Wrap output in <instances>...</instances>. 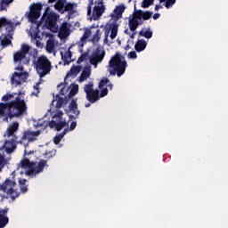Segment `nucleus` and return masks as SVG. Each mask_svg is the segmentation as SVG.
Masks as SVG:
<instances>
[{"label": "nucleus", "mask_w": 228, "mask_h": 228, "mask_svg": "<svg viewBox=\"0 0 228 228\" xmlns=\"http://www.w3.org/2000/svg\"><path fill=\"white\" fill-rule=\"evenodd\" d=\"M127 67V61L120 53H116L109 61L108 72L110 76H118L121 77L126 74V69Z\"/></svg>", "instance_id": "f257e3e1"}, {"label": "nucleus", "mask_w": 228, "mask_h": 228, "mask_svg": "<svg viewBox=\"0 0 228 228\" xmlns=\"http://www.w3.org/2000/svg\"><path fill=\"white\" fill-rule=\"evenodd\" d=\"M42 8L44 5L42 4H35L30 7V11L28 14V22L32 24H37V27L32 29L33 37L35 40H42V36H40V27L42 26V21H37L40 18Z\"/></svg>", "instance_id": "f03ea898"}, {"label": "nucleus", "mask_w": 228, "mask_h": 228, "mask_svg": "<svg viewBox=\"0 0 228 228\" xmlns=\"http://www.w3.org/2000/svg\"><path fill=\"white\" fill-rule=\"evenodd\" d=\"M34 67L40 79L51 74V70H53V64L51 63L49 58H47L45 55L37 57V61L34 62Z\"/></svg>", "instance_id": "7ed1b4c3"}, {"label": "nucleus", "mask_w": 228, "mask_h": 228, "mask_svg": "<svg viewBox=\"0 0 228 228\" xmlns=\"http://www.w3.org/2000/svg\"><path fill=\"white\" fill-rule=\"evenodd\" d=\"M28 110V106L24 99L17 96L13 101H11V110L8 112L9 118H15L20 117Z\"/></svg>", "instance_id": "20e7f679"}, {"label": "nucleus", "mask_w": 228, "mask_h": 228, "mask_svg": "<svg viewBox=\"0 0 228 228\" xmlns=\"http://www.w3.org/2000/svg\"><path fill=\"white\" fill-rule=\"evenodd\" d=\"M17 182L15 181V175L12 174V179L6 178L4 182L0 184L1 191L6 193L12 200H15L20 195L19 190L15 189Z\"/></svg>", "instance_id": "39448f33"}, {"label": "nucleus", "mask_w": 228, "mask_h": 228, "mask_svg": "<svg viewBox=\"0 0 228 228\" xmlns=\"http://www.w3.org/2000/svg\"><path fill=\"white\" fill-rule=\"evenodd\" d=\"M58 14L56 12H48L47 11L43 14L41 20L45 21L46 29H49L53 33L58 32Z\"/></svg>", "instance_id": "423d86ee"}, {"label": "nucleus", "mask_w": 228, "mask_h": 228, "mask_svg": "<svg viewBox=\"0 0 228 228\" xmlns=\"http://www.w3.org/2000/svg\"><path fill=\"white\" fill-rule=\"evenodd\" d=\"M84 92L86 94V100L91 104H95L101 96H99V89H94V83L90 82L84 86Z\"/></svg>", "instance_id": "0eeeda50"}, {"label": "nucleus", "mask_w": 228, "mask_h": 228, "mask_svg": "<svg viewBox=\"0 0 228 228\" xmlns=\"http://www.w3.org/2000/svg\"><path fill=\"white\" fill-rule=\"evenodd\" d=\"M104 56H106V52L101 48H96L95 52L90 57L89 62L94 67H97L98 63H101L104 60Z\"/></svg>", "instance_id": "6e6552de"}, {"label": "nucleus", "mask_w": 228, "mask_h": 228, "mask_svg": "<svg viewBox=\"0 0 228 228\" xmlns=\"http://www.w3.org/2000/svg\"><path fill=\"white\" fill-rule=\"evenodd\" d=\"M110 31L111 40H115V38H117V35H118V24L115 21H112L109 25V28H106L104 29V34H105L104 43L108 42V35H110Z\"/></svg>", "instance_id": "1a4fd4ad"}, {"label": "nucleus", "mask_w": 228, "mask_h": 228, "mask_svg": "<svg viewBox=\"0 0 228 228\" xmlns=\"http://www.w3.org/2000/svg\"><path fill=\"white\" fill-rule=\"evenodd\" d=\"M40 130H37L36 132H31L29 130L24 131L23 134L20 141L17 142V143H24L25 140H28V143H31V142H35L37 140V136H40Z\"/></svg>", "instance_id": "9d476101"}, {"label": "nucleus", "mask_w": 228, "mask_h": 228, "mask_svg": "<svg viewBox=\"0 0 228 228\" xmlns=\"http://www.w3.org/2000/svg\"><path fill=\"white\" fill-rule=\"evenodd\" d=\"M104 12H106L104 2L102 0H98L97 5H95L93 9V20H98L101 17H102V13H104Z\"/></svg>", "instance_id": "9b49d317"}, {"label": "nucleus", "mask_w": 228, "mask_h": 228, "mask_svg": "<svg viewBox=\"0 0 228 228\" xmlns=\"http://www.w3.org/2000/svg\"><path fill=\"white\" fill-rule=\"evenodd\" d=\"M45 166H47V160L41 159L37 164L36 162V165L32 167L31 170H27L26 175H33V174H41V172H44Z\"/></svg>", "instance_id": "f8f14e48"}, {"label": "nucleus", "mask_w": 228, "mask_h": 228, "mask_svg": "<svg viewBox=\"0 0 228 228\" xmlns=\"http://www.w3.org/2000/svg\"><path fill=\"white\" fill-rule=\"evenodd\" d=\"M17 136H13L12 140L10 141H5L4 143L3 149H5V152L7 154H12L16 149H17Z\"/></svg>", "instance_id": "ddd939ff"}, {"label": "nucleus", "mask_w": 228, "mask_h": 228, "mask_svg": "<svg viewBox=\"0 0 228 228\" xmlns=\"http://www.w3.org/2000/svg\"><path fill=\"white\" fill-rule=\"evenodd\" d=\"M47 126H49L50 129H56L57 131H61L63 127H67L69 126V123H67L66 120H51L47 123Z\"/></svg>", "instance_id": "4468645a"}, {"label": "nucleus", "mask_w": 228, "mask_h": 228, "mask_svg": "<svg viewBox=\"0 0 228 228\" xmlns=\"http://www.w3.org/2000/svg\"><path fill=\"white\" fill-rule=\"evenodd\" d=\"M126 11V6L118 5L115 7L113 12L110 14L111 20L113 22H117L118 19H122V14Z\"/></svg>", "instance_id": "2eb2a0df"}, {"label": "nucleus", "mask_w": 228, "mask_h": 228, "mask_svg": "<svg viewBox=\"0 0 228 228\" xmlns=\"http://www.w3.org/2000/svg\"><path fill=\"white\" fill-rule=\"evenodd\" d=\"M67 12L69 17H72L77 13V4L66 2L63 9V13Z\"/></svg>", "instance_id": "dca6fc26"}, {"label": "nucleus", "mask_w": 228, "mask_h": 228, "mask_svg": "<svg viewBox=\"0 0 228 228\" xmlns=\"http://www.w3.org/2000/svg\"><path fill=\"white\" fill-rule=\"evenodd\" d=\"M72 25L69 22H63L61 25L60 30H59V35L61 38H67L69 35H70V28Z\"/></svg>", "instance_id": "f3484780"}, {"label": "nucleus", "mask_w": 228, "mask_h": 228, "mask_svg": "<svg viewBox=\"0 0 228 228\" xmlns=\"http://www.w3.org/2000/svg\"><path fill=\"white\" fill-rule=\"evenodd\" d=\"M142 24H143V21H141L140 19L136 17L135 13H134L133 18L128 20L130 31H136V29H138V26H142Z\"/></svg>", "instance_id": "a211bd4d"}, {"label": "nucleus", "mask_w": 228, "mask_h": 228, "mask_svg": "<svg viewBox=\"0 0 228 228\" xmlns=\"http://www.w3.org/2000/svg\"><path fill=\"white\" fill-rule=\"evenodd\" d=\"M13 61L14 63H23V65L29 63V60L26 58V55L19 51L13 53Z\"/></svg>", "instance_id": "6ab92c4d"}, {"label": "nucleus", "mask_w": 228, "mask_h": 228, "mask_svg": "<svg viewBox=\"0 0 228 228\" xmlns=\"http://www.w3.org/2000/svg\"><path fill=\"white\" fill-rule=\"evenodd\" d=\"M69 111L73 113V115H69V118L71 120H75L79 115V110H77V102L75 99L71 100V102L69 105Z\"/></svg>", "instance_id": "aec40b11"}, {"label": "nucleus", "mask_w": 228, "mask_h": 228, "mask_svg": "<svg viewBox=\"0 0 228 228\" xmlns=\"http://www.w3.org/2000/svg\"><path fill=\"white\" fill-rule=\"evenodd\" d=\"M134 14L136 15V18L139 19V20H141L142 22V20H149V19H151V17H152L153 12L151 11H142V10H138L134 12Z\"/></svg>", "instance_id": "412c9836"}, {"label": "nucleus", "mask_w": 228, "mask_h": 228, "mask_svg": "<svg viewBox=\"0 0 228 228\" xmlns=\"http://www.w3.org/2000/svg\"><path fill=\"white\" fill-rule=\"evenodd\" d=\"M17 131H19V122H13L12 124L9 125L5 134L6 136H8V138H10V136H17L15 135V133H17Z\"/></svg>", "instance_id": "4be33fe9"}, {"label": "nucleus", "mask_w": 228, "mask_h": 228, "mask_svg": "<svg viewBox=\"0 0 228 228\" xmlns=\"http://www.w3.org/2000/svg\"><path fill=\"white\" fill-rule=\"evenodd\" d=\"M5 28L6 31H13V22L4 17L0 18V29Z\"/></svg>", "instance_id": "5701e85b"}, {"label": "nucleus", "mask_w": 228, "mask_h": 228, "mask_svg": "<svg viewBox=\"0 0 228 228\" xmlns=\"http://www.w3.org/2000/svg\"><path fill=\"white\" fill-rule=\"evenodd\" d=\"M35 165H37V162L29 161L28 158H23L20 162V167L25 169L28 168V170H31Z\"/></svg>", "instance_id": "b1692460"}, {"label": "nucleus", "mask_w": 228, "mask_h": 228, "mask_svg": "<svg viewBox=\"0 0 228 228\" xmlns=\"http://www.w3.org/2000/svg\"><path fill=\"white\" fill-rule=\"evenodd\" d=\"M54 101H57V103L55 105V108L60 109L62 106H65L67 104V102H69V100H67V96L61 97L60 94H56L55 99L53 100V102H54Z\"/></svg>", "instance_id": "393cba45"}, {"label": "nucleus", "mask_w": 228, "mask_h": 228, "mask_svg": "<svg viewBox=\"0 0 228 228\" xmlns=\"http://www.w3.org/2000/svg\"><path fill=\"white\" fill-rule=\"evenodd\" d=\"M22 76H24V73L22 72H17L15 71L13 74H12V83L14 84V85H21L22 84Z\"/></svg>", "instance_id": "a878e982"}, {"label": "nucleus", "mask_w": 228, "mask_h": 228, "mask_svg": "<svg viewBox=\"0 0 228 228\" xmlns=\"http://www.w3.org/2000/svg\"><path fill=\"white\" fill-rule=\"evenodd\" d=\"M147 47V42L143 39H138L135 43L134 49L137 53H142V51H145Z\"/></svg>", "instance_id": "bb28decb"}, {"label": "nucleus", "mask_w": 228, "mask_h": 228, "mask_svg": "<svg viewBox=\"0 0 228 228\" xmlns=\"http://www.w3.org/2000/svg\"><path fill=\"white\" fill-rule=\"evenodd\" d=\"M68 132H69V128H65L61 133L56 134L53 137V143L55 145H60V142L63 140V137L65 136V134H67Z\"/></svg>", "instance_id": "cd10ccee"}, {"label": "nucleus", "mask_w": 228, "mask_h": 228, "mask_svg": "<svg viewBox=\"0 0 228 228\" xmlns=\"http://www.w3.org/2000/svg\"><path fill=\"white\" fill-rule=\"evenodd\" d=\"M66 3L67 0H57L56 4H54L55 10H57L59 13H63Z\"/></svg>", "instance_id": "c85d7f7f"}, {"label": "nucleus", "mask_w": 228, "mask_h": 228, "mask_svg": "<svg viewBox=\"0 0 228 228\" xmlns=\"http://www.w3.org/2000/svg\"><path fill=\"white\" fill-rule=\"evenodd\" d=\"M81 72V66L71 67L69 72L67 73L66 77H70V76H77Z\"/></svg>", "instance_id": "c756f323"}, {"label": "nucleus", "mask_w": 228, "mask_h": 228, "mask_svg": "<svg viewBox=\"0 0 228 228\" xmlns=\"http://www.w3.org/2000/svg\"><path fill=\"white\" fill-rule=\"evenodd\" d=\"M88 77H90V69L85 68L79 76V82L83 83V81H86V79H88Z\"/></svg>", "instance_id": "7c9ffc66"}, {"label": "nucleus", "mask_w": 228, "mask_h": 228, "mask_svg": "<svg viewBox=\"0 0 228 228\" xmlns=\"http://www.w3.org/2000/svg\"><path fill=\"white\" fill-rule=\"evenodd\" d=\"M61 54L64 61V65H69L70 63V61H69V59L72 58V52H70V50H68L67 52H65L64 54L63 53H61Z\"/></svg>", "instance_id": "2f4dec72"}, {"label": "nucleus", "mask_w": 228, "mask_h": 228, "mask_svg": "<svg viewBox=\"0 0 228 228\" xmlns=\"http://www.w3.org/2000/svg\"><path fill=\"white\" fill-rule=\"evenodd\" d=\"M26 179L20 178L18 180L20 190L21 193H26L28 191V185L26 184Z\"/></svg>", "instance_id": "473e14b6"}, {"label": "nucleus", "mask_w": 228, "mask_h": 228, "mask_svg": "<svg viewBox=\"0 0 228 228\" xmlns=\"http://www.w3.org/2000/svg\"><path fill=\"white\" fill-rule=\"evenodd\" d=\"M46 53H53L54 51V41L53 39L50 38L46 41V46H45Z\"/></svg>", "instance_id": "72a5a7b5"}, {"label": "nucleus", "mask_w": 228, "mask_h": 228, "mask_svg": "<svg viewBox=\"0 0 228 228\" xmlns=\"http://www.w3.org/2000/svg\"><path fill=\"white\" fill-rule=\"evenodd\" d=\"M91 35H92V30L90 28H86L85 30L84 35L80 38V42L82 43V45H83L84 42H86V40H88V38H90Z\"/></svg>", "instance_id": "f704fd0d"}, {"label": "nucleus", "mask_w": 228, "mask_h": 228, "mask_svg": "<svg viewBox=\"0 0 228 228\" xmlns=\"http://www.w3.org/2000/svg\"><path fill=\"white\" fill-rule=\"evenodd\" d=\"M0 110H2L3 114L4 115L6 110H8V113H10L11 110V102L4 103L0 102Z\"/></svg>", "instance_id": "c9c22d12"}, {"label": "nucleus", "mask_w": 228, "mask_h": 228, "mask_svg": "<svg viewBox=\"0 0 228 228\" xmlns=\"http://www.w3.org/2000/svg\"><path fill=\"white\" fill-rule=\"evenodd\" d=\"M140 37H144V38H152V31L148 28L146 31L141 30L139 32Z\"/></svg>", "instance_id": "e433bc0d"}, {"label": "nucleus", "mask_w": 228, "mask_h": 228, "mask_svg": "<svg viewBox=\"0 0 228 228\" xmlns=\"http://www.w3.org/2000/svg\"><path fill=\"white\" fill-rule=\"evenodd\" d=\"M8 222H10L8 216H0V228L6 227V225H8Z\"/></svg>", "instance_id": "4c0bfd02"}, {"label": "nucleus", "mask_w": 228, "mask_h": 228, "mask_svg": "<svg viewBox=\"0 0 228 228\" xmlns=\"http://www.w3.org/2000/svg\"><path fill=\"white\" fill-rule=\"evenodd\" d=\"M78 91H79V86L75 85V86L71 88V90L69 91V97H74V95H76Z\"/></svg>", "instance_id": "58836bf2"}, {"label": "nucleus", "mask_w": 228, "mask_h": 228, "mask_svg": "<svg viewBox=\"0 0 228 228\" xmlns=\"http://www.w3.org/2000/svg\"><path fill=\"white\" fill-rule=\"evenodd\" d=\"M154 4V0H143L142 3V8H149Z\"/></svg>", "instance_id": "ea45409f"}, {"label": "nucleus", "mask_w": 228, "mask_h": 228, "mask_svg": "<svg viewBox=\"0 0 228 228\" xmlns=\"http://www.w3.org/2000/svg\"><path fill=\"white\" fill-rule=\"evenodd\" d=\"M101 40V30L97 29L94 35L93 36L92 42H99Z\"/></svg>", "instance_id": "a19ab883"}, {"label": "nucleus", "mask_w": 228, "mask_h": 228, "mask_svg": "<svg viewBox=\"0 0 228 228\" xmlns=\"http://www.w3.org/2000/svg\"><path fill=\"white\" fill-rule=\"evenodd\" d=\"M20 53H22L26 56V54L29 53V45H22Z\"/></svg>", "instance_id": "79ce46f5"}, {"label": "nucleus", "mask_w": 228, "mask_h": 228, "mask_svg": "<svg viewBox=\"0 0 228 228\" xmlns=\"http://www.w3.org/2000/svg\"><path fill=\"white\" fill-rule=\"evenodd\" d=\"M110 83V79L107 77H103L100 82H99V88H104L106 85Z\"/></svg>", "instance_id": "37998d69"}, {"label": "nucleus", "mask_w": 228, "mask_h": 228, "mask_svg": "<svg viewBox=\"0 0 228 228\" xmlns=\"http://www.w3.org/2000/svg\"><path fill=\"white\" fill-rule=\"evenodd\" d=\"M57 87L61 88L59 93L61 95H65V94H67V88H65V84L61 83L57 86Z\"/></svg>", "instance_id": "c03bdc74"}, {"label": "nucleus", "mask_w": 228, "mask_h": 228, "mask_svg": "<svg viewBox=\"0 0 228 228\" xmlns=\"http://www.w3.org/2000/svg\"><path fill=\"white\" fill-rule=\"evenodd\" d=\"M1 3V10H4V6H8V4L13 3V0H0Z\"/></svg>", "instance_id": "a18cd8bd"}, {"label": "nucleus", "mask_w": 228, "mask_h": 228, "mask_svg": "<svg viewBox=\"0 0 228 228\" xmlns=\"http://www.w3.org/2000/svg\"><path fill=\"white\" fill-rule=\"evenodd\" d=\"M1 45H3V47H6V46L12 45V40H10L9 38H7L5 37L4 39H2Z\"/></svg>", "instance_id": "49530a36"}, {"label": "nucleus", "mask_w": 228, "mask_h": 228, "mask_svg": "<svg viewBox=\"0 0 228 228\" xmlns=\"http://www.w3.org/2000/svg\"><path fill=\"white\" fill-rule=\"evenodd\" d=\"M53 118H58V120H63V111L59 110L53 116Z\"/></svg>", "instance_id": "de8ad7c7"}, {"label": "nucleus", "mask_w": 228, "mask_h": 228, "mask_svg": "<svg viewBox=\"0 0 228 228\" xmlns=\"http://www.w3.org/2000/svg\"><path fill=\"white\" fill-rule=\"evenodd\" d=\"M4 165H6V160L4 159V156L0 154V170L4 168Z\"/></svg>", "instance_id": "09e8293b"}, {"label": "nucleus", "mask_w": 228, "mask_h": 228, "mask_svg": "<svg viewBox=\"0 0 228 228\" xmlns=\"http://www.w3.org/2000/svg\"><path fill=\"white\" fill-rule=\"evenodd\" d=\"M88 56V54L86 53H82L79 58L77 59V63H83V61H85V60H86V57Z\"/></svg>", "instance_id": "8fccbe9b"}, {"label": "nucleus", "mask_w": 228, "mask_h": 228, "mask_svg": "<svg viewBox=\"0 0 228 228\" xmlns=\"http://www.w3.org/2000/svg\"><path fill=\"white\" fill-rule=\"evenodd\" d=\"M174 4H175V0H167L165 6L168 9L174 6Z\"/></svg>", "instance_id": "3c124183"}, {"label": "nucleus", "mask_w": 228, "mask_h": 228, "mask_svg": "<svg viewBox=\"0 0 228 228\" xmlns=\"http://www.w3.org/2000/svg\"><path fill=\"white\" fill-rule=\"evenodd\" d=\"M108 95V88H103L101 93L99 92V97L100 99L102 97H106Z\"/></svg>", "instance_id": "603ef678"}, {"label": "nucleus", "mask_w": 228, "mask_h": 228, "mask_svg": "<svg viewBox=\"0 0 228 228\" xmlns=\"http://www.w3.org/2000/svg\"><path fill=\"white\" fill-rule=\"evenodd\" d=\"M25 150H24V156H29V154H33V151H28V143H23Z\"/></svg>", "instance_id": "864d4df0"}, {"label": "nucleus", "mask_w": 228, "mask_h": 228, "mask_svg": "<svg viewBox=\"0 0 228 228\" xmlns=\"http://www.w3.org/2000/svg\"><path fill=\"white\" fill-rule=\"evenodd\" d=\"M10 99H13V94H7L2 97V101H10Z\"/></svg>", "instance_id": "5fc2aeb1"}, {"label": "nucleus", "mask_w": 228, "mask_h": 228, "mask_svg": "<svg viewBox=\"0 0 228 228\" xmlns=\"http://www.w3.org/2000/svg\"><path fill=\"white\" fill-rule=\"evenodd\" d=\"M128 58H131L132 60H136L138 58V55L136 54V52H129Z\"/></svg>", "instance_id": "6e6d98bb"}, {"label": "nucleus", "mask_w": 228, "mask_h": 228, "mask_svg": "<svg viewBox=\"0 0 228 228\" xmlns=\"http://www.w3.org/2000/svg\"><path fill=\"white\" fill-rule=\"evenodd\" d=\"M55 154L56 151H48L47 153H45V158H47V159H51L52 158H54Z\"/></svg>", "instance_id": "4d7b16f0"}, {"label": "nucleus", "mask_w": 228, "mask_h": 228, "mask_svg": "<svg viewBox=\"0 0 228 228\" xmlns=\"http://www.w3.org/2000/svg\"><path fill=\"white\" fill-rule=\"evenodd\" d=\"M77 126V122L76 121H72L69 126V129H68V131H74V129H76Z\"/></svg>", "instance_id": "13d9d810"}, {"label": "nucleus", "mask_w": 228, "mask_h": 228, "mask_svg": "<svg viewBox=\"0 0 228 228\" xmlns=\"http://www.w3.org/2000/svg\"><path fill=\"white\" fill-rule=\"evenodd\" d=\"M8 214V208L0 209V216H6Z\"/></svg>", "instance_id": "bf43d9fd"}, {"label": "nucleus", "mask_w": 228, "mask_h": 228, "mask_svg": "<svg viewBox=\"0 0 228 228\" xmlns=\"http://www.w3.org/2000/svg\"><path fill=\"white\" fill-rule=\"evenodd\" d=\"M22 65H24V63H19L18 67L15 68V70H20V72H23L24 67Z\"/></svg>", "instance_id": "052dcab7"}, {"label": "nucleus", "mask_w": 228, "mask_h": 228, "mask_svg": "<svg viewBox=\"0 0 228 228\" xmlns=\"http://www.w3.org/2000/svg\"><path fill=\"white\" fill-rule=\"evenodd\" d=\"M94 4V3H90V4L87 7V15H92V5Z\"/></svg>", "instance_id": "680f3d73"}, {"label": "nucleus", "mask_w": 228, "mask_h": 228, "mask_svg": "<svg viewBox=\"0 0 228 228\" xmlns=\"http://www.w3.org/2000/svg\"><path fill=\"white\" fill-rule=\"evenodd\" d=\"M36 45L39 49H42L44 47V45L40 41H38V40L36 41Z\"/></svg>", "instance_id": "e2e57ef3"}, {"label": "nucleus", "mask_w": 228, "mask_h": 228, "mask_svg": "<svg viewBox=\"0 0 228 228\" xmlns=\"http://www.w3.org/2000/svg\"><path fill=\"white\" fill-rule=\"evenodd\" d=\"M160 15H161V14H159V13H155V14L153 15L154 20H158V19H159Z\"/></svg>", "instance_id": "0e129e2a"}, {"label": "nucleus", "mask_w": 228, "mask_h": 228, "mask_svg": "<svg viewBox=\"0 0 228 228\" xmlns=\"http://www.w3.org/2000/svg\"><path fill=\"white\" fill-rule=\"evenodd\" d=\"M107 86L110 90H113V84H109Z\"/></svg>", "instance_id": "69168bd1"}, {"label": "nucleus", "mask_w": 228, "mask_h": 228, "mask_svg": "<svg viewBox=\"0 0 228 228\" xmlns=\"http://www.w3.org/2000/svg\"><path fill=\"white\" fill-rule=\"evenodd\" d=\"M4 195L0 194V202H3V200H4Z\"/></svg>", "instance_id": "338daca9"}, {"label": "nucleus", "mask_w": 228, "mask_h": 228, "mask_svg": "<svg viewBox=\"0 0 228 228\" xmlns=\"http://www.w3.org/2000/svg\"><path fill=\"white\" fill-rule=\"evenodd\" d=\"M159 8H161V5H155V11L158 12V10H159Z\"/></svg>", "instance_id": "774afa93"}]
</instances>
